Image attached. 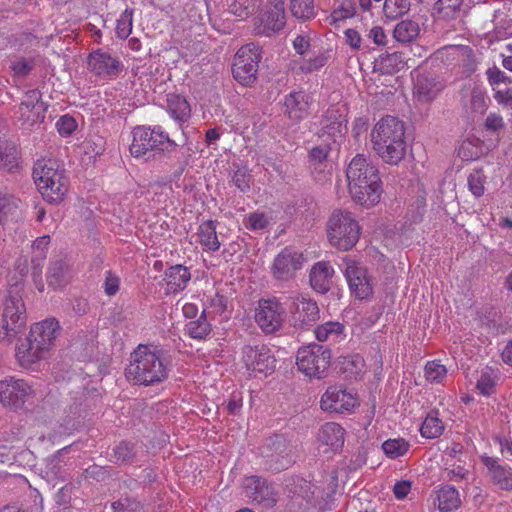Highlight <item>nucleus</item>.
I'll return each mask as SVG.
<instances>
[{
    "label": "nucleus",
    "mask_w": 512,
    "mask_h": 512,
    "mask_svg": "<svg viewBox=\"0 0 512 512\" xmlns=\"http://www.w3.org/2000/svg\"><path fill=\"white\" fill-rule=\"evenodd\" d=\"M245 496L257 503H263L267 507L276 503L273 488L258 476L246 477L243 481Z\"/></svg>",
    "instance_id": "b1692460"
},
{
    "label": "nucleus",
    "mask_w": 512,
    "mask_h": 512,
    "mask_svg": "<svg viewBox=\"0 0 512 512\" xmlns=\"http://www.w3.org/2000/svg\"><path fill=\"white\" fill-rule=\"evenodd\" d=\"M15 356L22 368L33 369L35 364L49 356V352L37 343L30 342L29 338L26 337L25 341L17 345Z\"/></svg>",
    "instance_id": "bb28decb"
},
{
    "label": "nucleus",
    "mask_w": 512,
    "mask_h": 512,
    "mask_svg": "<svg viewBox=\"0 0 512 512\" xmlns=\"http://www.w3.org/2000/svg\"><path fill=\"white\" fill-rule=\"evenodd\" d=\"M458 156L463 161H474L483 155V145L478 139H466L458 148Z\"/></svg>",
    "instance_id": "a19ab883"
},
{
    "label": "nucleus",
    "mask_w": 512,
    "mask_h": 512,
    "mask_svg": "<svg viewBox=\"0 0 512 512\" xmlns=\"http://www.w3.org/2000/svg\"><path fill=\"white\" fill-rule=\"evenodd\" d=\"M348 192L354 202L364 207H373L380 202L383 193L378 168L368 159L357 154L346 170Z\"/></svg>",
    "instance_id": "f257e3e1"
},
{
    "label": "nucleus",
    "mask_w": 512,
    "mask_h": 512,
    "mask_svg": "<svg viewBox=\"0 0 512 512\" xmlns=\"http://www.w3.org/2000/svg\"><path fill=\"white\" fill-rule=\"evenodd\" d=\"M311 40V33L303 32L295 37V39L292 41V46L296 53L299 55H304L308 52L311 46Z\"/></svg>",
    "instance_id": "0e129e2a"
},
{
    "label": "nucleus",
    "mask_w": 512,
    "mask_h": 512,
    "mask_svg": "<svg viewBox=\"0 0 512 512\" xmlns=\"http://www.w3.org/2000/svg\"><path fill=\"white\" fill-rule=\"evenodd\" d=\"M331 351L319 344L300 347L296 354L298 370L309 379H323L331 365Z\"/></svg>",
    "instance_id": "6e6552de"
},
{
    "label": "nucleus",
    "mask_w": 512,
    "mask_h": 512,
    "mask_svg": "<svg viewBox=\"0 0 512 512\" xmlns=\"http://www.w3.org/2000/svg\"><path fill=\"white\" fill-rule=\"evenodd\" d=\"M120 280L111 271L106 272L104 291L108 296L115 295L119 290Z\"/></svg>",
    "instance_id": "338daca9"
},
{
    "label": "nucleus",
    "mask_w": 512,
    "mask_h": 512,
    "mask_svg": "<svg viewBox=\"0 0 512 512\" xmlns=\"http://www.w3.org/2000/svg\"><path fill=\"white\" fill-rule=\"evenodd\" d=\"M420 34V26L416 21L406 19L402 20L394 28L393 35L396 41L401 43H410Z\"/></svg>",
    "instance_id": "4c0bfd02"
},
{
    "label": "nucleus",
    "mask_w": 512,
    "mask_h": 512,
    "mask_svg": "<svg viewBox=\"0 0 512 512\" xmlns=\"http://www.w3.org/2000/svg\"><path fill=\"white\" fill-rule=\"evenodd\" d=\"M18 151L7 142L0 141V168L12 171L18 166Z\"/></svg>",
    "instance_id": "79ce46f5"
},
{
    "label": "nucleus",
    "mask_w": 512,
    "mask_h": 512,
    "mask_svg": "<svg viewBox=\"0 0 512 512\" xmlns=\"http://www.w3.org/2000/svg\"><path fill=\"white\" fill-rule=\"evenodd\" d=\"M409 9L407 0H385L383 5V12L387 18L395 19Z\"/></svg>",
    "instance_id": "5fc2aeb1"
},
{
    "label": "nucleus",
    "mask_w": 512,
    "mask_h": 512,
    "mask_svg": "<svg viewBox=\"0 0 512 512\" xmlns=\"http://www.w3.org/2000/svg\"><path fill=\"white\" fill-rule=\"evenodd\" d=\"M487 468L490 482L502 491L512 490V468L502 465L496 458L490 456L481 457Z\"/></svg>",
    "instance_id": "a878e982"
},
{
    "label": "nucleus",
    "mask_w": 512,
    "mask_h": 512,
    "mask_svg": "<svg viewBox=\"0 0 512 512\" xmlns=\"http://www.w3.org/2000/svg\"><path fill=\"white\" fill-rule=\"evenodd\" d=\"M186 334L193 339L204 340L211 333V324L207 321L205 311L195 319L189 321L185 326Z\"/></svg>",
    "instance_id": "ea45409f"
},
{
    "label": "nucleus",
    "mask_w": 512,
    "mask_h": 512,
    "mask_svg": "<svg viewBox=\"0 0 512 512\" xmlns=\"http://www.w3.org/2000/svg\"><path fill=\"white\" fill-rule=\"evenodd\" d=\"M347 109L344 104L330 106L321 120L320 137L327 136L337 142L347 132Z\"/></svg>",
    "instance_id": "dca6fc26"
},
{
    "label": "nucleus",
    "mask_w": 512,
    "mask_h": 512,
    "mask_svg": "<svg viewBox=\"0 0 512 512\" xmlns=\"http://www.w3.org/2000/svg\"><path fill=\"white\" fill-rule=\"evenodd\" d=\"M463 0H438L434 10L440 19L449 20L459 13Z\"/></svg>",
    "instance_id": "a18cd8bd"
},
{
    "label": "nucleus",
    "mask_w": 512,
    "mask_h": 512,
    "mask_svg": "<svg viewBox=\"0 0 512 512\" xmlns=\"http://www.w3.org/2000/svg\"><path fill=\"white\" fill-rule=\"evenodd\" d=\"M290 11L295 18L304 21L310 20L316 15L313 0H291Z\"/></svg>",
    "instance_id": "c03bdc74"
},
{
    "label": "nucleus",
    "mask_w": 512,
    "mask_h": 512,
    "mask_svg": "<svg viewBox=\"0 0 512 512\" xmlns=\"http://www.w3.org/2000/svg\"><path fill=\"white\" fill-rule=\"evenodd\" d=\"M344 262L346 265L345 277L351 292L358 299L369 298L373 293V284L366 269L350 258H345Z\"/></svg>",
    "instance_id": "a211bd4d"
},
{
    "label": "nucleus",
    "mask_w": 512,
    "mask_h": 512,
    "mask_svg": "<svg viewBox=\"0 0 512 512\" xmlns=\"http://www.w3.org/2000/svg\"><path fill=\"white\" fill-rule=\"evenodd\" d=\"M258 0H226L229 11L239 18L248 17Z\"/></svg>",
    "instance_id": "09e8293b"
},
{
    "label": "nucleus",
    "mask_w": 512,
    "mask_h": 512,
    "mask_svg": "<svg viewBox=\"0 0 512 512\" xmlns=\"http://www.w3.org/2000/svg\"><path fill=\"white\" fill-rule=\"evenodd\" d=\"M47 106L42 101V94L38 89L26 92L24 99L19 106L20 119L23 124L33 126L44 121Z\"/></svg>",
    "instance_id": "6ab92c4d"
},
{
    "label": "nucleus",
    "mask_w": 512,
    "mask_h": 512,
    "mask_svg": "<svg viewBox=\"0 0 512 512\" xmlns=\"http://www.w3.org/2000/svg\"><path fill=\"white\" fill-rule=\"evenodd\" d=\"M345 327L338 321H328L319 326L314 330L316 339L319 342L325 341H340L344 338Z\"/></svg>",
    "instance_id": "c9c22d12"
},
{
    "label": "nucleus",
    "mask_w": 512,
    "mask_h": 512,
    "mask_svg": "<svg viewBox=\"0 0 512 512\" xmlns=\"http://www.w3.org/2000/svg\"><path fill=\"white\" fill-rule=\"evenodd\" d=\"M358 405L357 394L342 385L329 386L320 398L321 410L329 413H351Z\"/></svg>",
    "instance_id": "ddd939ff"
},
{
    "label": "nucleus",
    "mask_w": 512,
    "mask_h": 512,
    "mask_svg": "<svg viewBox=\"0 0 512 512\" xmlns=\"http://www.w3.org/2000/svg\"><path fill=\"white\" fill-rule=\"evenodd\" d=\"M498 381V372L491 367H484L476 382L477 391L483 396H490L495 392Z\"/></svg>",
    "instance_id": "58836bf2"
},
{
    "label": "nucleus",
    "mask_w": 512,
    "mask_h": 512,
    "mask_svg": "<svg viewBox=\"0 0 512 512\" xmlns=\"http://www.w3.org/2000/svg\"><path fill=\"white\" fill-rule=\"evenodd\" d=\"M504 126L503 118L500 114L490 113L485 120V127L488 130L498 131Z\"/></svg>",
    "instance_id": "774afa93"
},
{
    "label": "nucleus",
    "mask_w": 512,
    "mask_h": 512,
    "mask_svg": "<svg viewBox=\"0 0 512 512\" xmlns=\"http://www.w3.org/2000/svg\"><path fill=\"white\" fill-rule=\"evenodd\" d=\"M87 64L93 74L104 78L117 76L122 67L117 58L102 49L92 51L87 58Z\"/></svg>",
    "instance_id": "4be33fe9"
},
{
    "label": "nucleus",
    "mask_w": 512,
    "mask_h": 512,
    "mask_svg": "<svg viewBox=\"0 0 512 512\" xmlns=\"http://www.w3.org/2000/svg\"><path fill=\"white\" fill-rule=\"evenodd\" d=\"M71 271L65 261H52L47 273L48 285L54 289L65 287L71 280Z\"/></svg>",
    "instance_id": "473e14b6"
},
{
    "label": "nucleus",
    "mask_w": 512,
    "mask_h": 512,
    "mask_svg": "<svg viewBox=\"0 0 512 512\" xmlns=\"http://www.w3.org/2000/svg\"><path fill=\"white\" fill-rule=\"evenodd\" d=\"M269 222V217L261 211L249 213L243 220L245 228L252 231L265 229L269 225Z\"/></svg>",
    "instance_id": "603ef678"
},
{
    "label": "nucleus",
    "mask_w": 512,
    "mask_h": 512,
    "mask_svg": "<svg viewBox=\"0 0 512 512\" xmlns=\"http://www.w3.org/2000/svg\"><path fill=\"white\" fill-rule=\"evenodd\" d=\"M405 134V124L399 118L382 117L371 130L372 149L384 163L398 165L406 155Z\"/></svg>",
    "instance_id": "f03ea898"
},
{
    "label": "nucleus",
    "mask_w": 512,
    "mask_h": 512,
    "mask_svg": "<svg viewBox=\"0 0 512 512\" xmlns=\"http://www.w3.org/2000/svg\"><path fill=\"white\" fill-rule=\"evenodd\" d=\"M39 390L25 379L9 377L0 381V402L14 409L22 408L38 398Z\"/></svg>",
    "instance_id": "1a4fd4ad"
},
{
    "label": "nucleus",
    "mask_w": 512,
    "mask_h": 512,
    "mask_svg": "<svg viewBox=\"0 0 512 512\" xmlns=\"http://www.w3.org/2000/svg\"><path fill=\"white\" fill-rule=\"evenodd\" d=\"M33 178L43 199L51 204L62 202L68 193L69 178L57 160H38L33 168Z\"/></svg>",
    "instance_id": "20e7f679"
},
{
    "label": "nucleus",
    "mask_w": 512,
    "mask_h": 512,
    "mask_svg": "<svg viewBox=\"0 0 512 512\" xmlns=\"http://www.w3.org/2000/svg\"><path fill=\"white\" fill-rule=\"evenodd\" d=\"M306 262V257L300 250L288 246L283 248L273 259L270 272L278 281H290L296 277Z\"/></svg>",
    "instance_id": "f8f14e48"
},
{
    "label": "nucleus",
    "mask_w": 512,
    "mask_h": 512,
    "mask_svg": "<svg viewBox=\"0 0 512 512\" xmlns=\"http://www.w3.org/2000/svg\"><path fill=\"white\" fill-rule=\"evenodd\" d=\"M329 243L340 251L351 250L359 241L361 227L354 214L348 210H334L326 226Z\"/></svg>",
    "instance_id": "39448f33"
},
{
    "label": "nucleus",
    "mask_w": 512,
    "mask_h": 512,
    "mask_svg": "<svg viewBox=\"0 0 512 512\" xmlns=\"http://www.w3.org/2000/svg\"><path fill=\"white\" fill-rule=\"evenodd\" d=\"M26 323V306L22 296L10 292L0 311V341L11 343L25 329Z\"/></svg>",
    "instance_id": "0eeeda50"
},
{
    "label": "nucleus",
    "mask_w": 512,
    "mask_h": 512,
    "mask_svg": "<svg viewBox=\"0 0 512 512\" xmlns=\"http://www.w3.org/2000/svg\"><path fill=\"white\" fill-rule=\"evenodd\" d=\"M191 279L188 268L181 265H173L166 269L163 281L165 282V293L176 294L183 291Z\"/></svg>",
    "instance_id": "c85d7f7f"
},
{
    "label": "nucleus",
    "mask_w": 512,
    "mask_h": 512,
    "mask_svg": "<svg viewBox=\"0 0 512 512\" xmlns=\"http://www.w3.org/2000/svg\"><path fill=\"white\" fill-rule=\"evenodd\" d=\"M34 68L33 59L19 58L11 64L15 76L26 77Z\"/></svg>",
    "instance_id": "680f3d73"
},
{
    "label": "nucleus",
    "mask_w": 512,
    "mask_h": 512,
    "mask_svg": "<svg viewBox=\"0 0 512 512\" xmlns=\"http://www.w3.org/2000/svg\"><path fill=\"white\" fill-rule=\"evenodd\" d=\"M409 448V442L403 438L388 439L382 444L384 453L392 459L405 455Z\"/></svg>",
    "instance_id": "49530a36"
},
{
    "label": "nucleus",
    "mask_w": 512,
    "mask_h": 512,
    "mask_svg": "<svg viewBox=\"0 0 512 512\" xmlns=\"http://www.w3.org/2000/svg\"><path fill=\"white\" fill-rule=\"evenodd\" d=\"M232 181L234 185L242 192L249 190L251 182V175L249 170L245 167L236 169L233 174Z\"/></svg>",
    "instance_id": "052dcab7"
},
{
    "label": "nucleus",
    "mask_w": 512,
    "mask_h": 512,
    "mask_svg": "<svg viewBox=\"0 0 512 512\" xmlns=\"http://www.w3.org/2000/svg\"><path fill=\"white\" fill-rule=\"evenodd\" d=\"M487 81L492 89L499 87L501 84H511L512 78L507 76L497 66H493L486 71Z\"/></svg>",
    "instance_id": "4d7b16f0"
},
{
    "label": "nucleus",
    "mask_w": 512,
    "mask_h": 512,
    "mask_svg": "<svg viewBox=\"0 0 512 512\" xmlns=\"http://www.w3.org/2000/svg\"><path fill=\"white\" fill-rule=\"evenodd\" d=\"M356 13L354 0H342L339 6L327 18L330 25L336 26L339 22L352 18Z\"/></svg>",
    "instance_id": "37998d69"
},
{
    "label": "nucleus",
    "mask_w": 512,
    "mask_h": 512,
    "mask_svg": "<svg viewBox=\"0 0 512 512\" xmlns=\"http://www.w3.org/2000/svg\"><path fill=\"white\" fill-rule=\"evenodd\" d=\"M334 273V268L330 262L319 261L315 263L309 273L311 288L317 293H327L331 288Z\"/></svg>",
    "instance_id": "cd10ccee"
},
{
    "label": "nucleus",
    "mask_w": 512,
    "mask_h": 512,
    "mask_svg": "<svg viewBox=\"0 0 512 512\" xmlns=\"http://www.w3.org/2000/svg\"><path fill=\"white\" fill-rule=\"evenodd\" d=\"M290 313L294 327L299 328L310 326L320 318V309L317 302L302 294L292 298Z\"/></svg>",
    "instance_id": "f3484780"
},
{
    "label": "nucleus",
    "mask_w": 512,
    "mask_h": 512,
    "mask_svg": "<svg viewBox=\"0 0 512 512\" xmlns=\"http://www.w3.org/2000/svg\"><path fill=\"white\" fill-rule=\"evenodd\" d=\"M487 95L480 85H474L470 91V109L473 112L483 114L487 109Z\"/></svg>",
    "instance_id": "8fccbe9b"
},
{
    "label": "nucleus",
    "mask_w": 512,
    "mask_h": 512,
    "mask_svg": "<svg viewBox=\"0 0 512 512\" xmlns=\"http://www.w3.org/2000/svg\"><path fill=\"white\" fill-rule=\"evenodd\" d=\"M447 375V369L439 361H429L425 365V378L431 383H441Z\"/></svg>",
    "instance_id": "864d4df0"
},
{
    "label": "nucleus",
    "mask_w": 512,
    "mask_h": 512,
    "mask_svg": "<svg viewBox=\"0 0 512 512\" xmlns=\"http://www.w3.org/2000/svg\"><path fill=\"white\" fill-rule=\"evenodd\" d=\"M345 429L336 422H326L318 430L317 442L323 453H337L345 442Z\"/></svg>",
    "instance_id": "aec40b11"
},
{
    "label": "nucleus",
    "mask_w": 512,
    "mask_h": 512,
    "mask_svg": "<svg viewBox=\"0 0 512 512\" xmlns=\"http://www.w3.org/2000/svg\"><path fill=\"white\" fill-rule=\"evenodd\" d=\"M133 28V10L125 9L117 19L116 35L120 39H126L132 32Z\"/></svg>",
    "instance_id": "3c124183"
},
{
    "label": "nucleus",
    "mask_w": 512,
    "mask_h": 512,
    "mask_svg": "<svg viewBox=\"0 0 512 512\" xmlns=\"http://www.w3.org/2000/svg\"><path fill=\"white\" fill-rule=\"evenodd\" d=\"M55 126L61 136L68 137L77 129V122L72 116L63 115L57 120Z\"/></svg>",
    "instance_id": "bf43d9fd"
},
{
    "label": "nucleus",
    "mask_w": 512,
    "mask_h": 512,
    "mask_svg": "<svg viewBox=\"0 0 512 512\" xmlns=\"http://www.w3.org/2000/svg\"><path fill=\"white\" fill-rule=\"evenodd\" d=\"M286 24L284 2L276 0L255 21L254 31L257 35L273 36Z\"/></svg>",
    "instance_id": "2eb2a0df"
},
{
    "label": "nucleus",
    "mask_w": 512,
    "mask_h": 512,
    "mask_svg": "<svg viewBox=\"0 0 512 512\" xmlns=\"http://www.w3.org/2000/svg\"><path fill=\"white\" fill-rule=\"evenodd\" d=\"M20 203L14 195L0 190V224L4 225L21 217Z\"/></svg>",
    "instance_id": "7c9ffc66"
},
{
    "label": "nucleus",
    "mask_w": 512,
    "mask_h": 512,
    "mask_svg": "<svg viewBox=\"0 0 512 512\" xmlns=\"http://www.w3.org/2000/svg\"><path fill=\"white\" fill-rule=\"evenodd\" d=\"M240 360L250 374L264 377L275 371L277 362L272 350L264 343L244 345Z\"/></svg>",
    "instance_id": "9b49d317"
},
{
    "label": "nucleus",
    "mask_w": 512,
    "mask_h": 512,
    "mask_svg": "<svg viewBox=\"0 0 512 512\" xmlns=\"http://www.w3.org/2000/svg\"><path fill=\"white\" fill-rule=\"evenodd\" d=\"M444 430L445 425L439 417V411L432 410L425 417L420 428V434L423 438L435 439L440 437Z\"/></svg>",
    "instance_id": "e433bc0d"
},
{
    "label": "nucleus",
    "mask_w": 512,
    "mask_h": 512,
    "mask_svg": "<svg viewBox=\"0 0 512 512\" xmlns=\"http://www.w3.org/2000/svg\"><path fill=\"white\" fill-rule=\"evenodd\" d=\"M285 315V309L278 300L262 299L255 310V321L265 334H272L281 329Z\"/></svg>",
    "instance_id": "4468645a"
},
{
    "label": "nucleus",
    "mask_w": 512,
    "mask_h": 512,
    "mask_svg": "<svg viewBox=\"0 0 512 512\" xmlns=\"http://www.w3.org/2000/svg\"><path fill=\"white\" fill-rule=\"evenodd\" d=\"M492 90L494 99L499 105L512 109V88L506 87L501 89L497 87Z\"/></svg>",
    "instance_id": "69168bd1"
},
{
    "label": "nucleus",
    "mask_w": 512,
    "mask_h": 512,
    "mask_svg": "<svg viewBox=\"0 0 512 512\" xmlns=\"http://www.w3.org/2000/svg\"><path fill=\"white\" fill-rule=\"evenodd\" d=\"M437 507L440 512H452L461 506L458 490L450 485H444L436 491Z\"/></svg>",
    "instance_id": "72a5a7b5"
},
{
    "label": "nucleus",
    "mask_w": 512,
    "mask_h": 512,
    "mask_svg": "<svg viewBox=\"0 0 512 512\" xmlns=\"http://www.w3.org/2000/svg\"><path fill=\"white\" fill-rule=\"evenodd\" d=\"M131 135L129 151L135 158L143 157L151 151L172 152L177 147L176 142L159 125L153 128L145 125L136 126Z\"/></svg>",
    "instance_id": "423d86ee"
},
{
    "label": "nucleus",
    "mask_w": 512,
    "mask_h": 512,
    "mask_svg": "<svg viewBox=\"0 0 512 512\" xmlns=\"http://www.w3.org/2000/svg\"><path fill=\"white\" fill-rule=\"evenodd\" d=\"M312 97L304 90L291 91L283 100L284 113L292 121L299 122L310 114Z\"/></svg>",
    "instance_id": "412c9836"
},
{
    "label": "nucleus",
    "mask_w": 512,
    "mask_h": 512,
    "mask_svg": "<svg viewBox=\"0 0 512 512\" xmlns=\"http://www.w3.org/2000/svg\"><path fill=\"white\" fill-rule=\"evenodd\" d=\"M142 508L140 502L128 498L112 503L114 512H141Z\"/></svg>",
    "instance_id": "e2e57ef3"
},
{
    "label": "nucleus",
    "mask_w": 512,
    "mask_h": 512,
    "mask_svg": "<svg viewBox=\"0 0 512 512\" xmlns=\"http://www.w3.org/2000/svg\"><path fill=\"white\" fill-rule=\"evenodd\" d=\"M331 147L328 143H323L313 147L309 152V162L315 169L317 165H324Z\"/></svg>",
    "instance_id": "6e6d98bb"
},
{
    "label": "nucleus",
    "mask_w": 512,
    "mask_h": 512,
    "mask_svg": "<svg viewBox=\"0 0 512 512\" xmlns=\"http://www.w3.org/2000/svg\"><path fill=\"white\" fill-rule=\"evenodd\" d=\"M261 60V48L254 44H246L236 52L232 67L235 80L244 86H251L257 79L258 66Z\"/></svg>",
    "instance_id": "9d476101"
},
{
    "label": "nucleus",
    "mask_w": 512,
    "mask_h": 512,
    "mask_svg": "<svg viewBox=\"0 0 512 512\" xmlns=\"http://www.w3.org/2000/svg\"><path fill=\"white\" fill-rule=\"evenodd\" d=\"M485 184L486 176L482 169L474 170L468 175V189L475 198H480L481 196L484 195Z\"/></svg>",
    "instance_id": "de8ad7c7"
},
{
    "label": "nucleus",
    "mask_w": 512,
    "mask_h": 512,
    "mask_svg": "<svg viewBox=\"0 0 512 512\" xmlns=\"http://www.w3.org/2000/svg\"><path fill=\"white\" fill-rule=\"evenodd\" d=\"M197 237L203 250L208 252H215L219 250L221 243L216 232L215 221L206 220L202 222L198 226Z\"/></svg>",
    "instance_id": "2f4dec72"
},
{
    "label": "nucleus",
    "mask_w": 512,
    "mask_h": 512,
    "mask_svg": "<svg viewBox=\"0 0 512 512\" xmlns=\"http://www.w3.org/2000/svg\"><path fill=\"white\" fill-rule=\"evenodd\" d=\"M328 62V56L324 53H320L309 59L305 60L300 65V70L303 73H313L323 68Z\"/></svg>",
    "instance_id": "13d9d810"
},
{
    "label": "nucleus",
    "mask_w": 512,
    "mask_h": 512,
    "mask_svg": "<svg viewBox=\"0 0 512 512\" xmlns=\"http://www.w3.org/2000/svg\"><path fill=\"white\" fill-rule=\"evenodd\" d=\"M50 244V236L44 235L36 238L31 246V264H32V279L39 292L44 291V282L42 280V267L47 257V252Z\"/></svg>",
    "instance_id": "393cba45"
},
{
    "label": "nucleus",
    "mask_w": 512,
    "mask_h": 512,
    "mask_svg": "<svg viewBox=\"0 0 512 512\" xmlns=\"http://www.w3.org/2000/svg\"><path fill=\"white\" fill-rule=\"evenodd\" d=\"M169 364L160 349L140 344L131 353L126 375L136 384H158L168 377Z\"/></svg>",
    "instance_id": "7ed1b4c3"
},
{
    "label": "nucleus",
    "mask_w": 512,
    "mask_h": 512,
    "mask_svg": "<svg viewBox=\"0 0 512 512\" xmlns=\"http://www.w3.org/2000/svg\"><path fill=\"white\" fill-rule=\"evenodd\" d=\"M59 329V322L55 318H49L33 324L27 337L30 342L37 343L50 353Z\"/></svg>",
    "instance_id": "5701e85b"
},
{
    "label": "nucleus",
    "mask_w": 512,
    "mask_h": 512,
    "mask_svg": "<svg viewBox=\"0 0 512 512\" xmlns=\"http://www.w3.org/2000/svg\"><path fill=\"white\" fill-rule=\"evenodd\" d=\"M167 112L173 119L185 122L190 117L191 108L185 97L179 94H169Z\"/></svg>",
    "instance_id": "f704fd0d"
},
{
    "label": "nucleus",
    "mask_w": 512,
    "mask_h": 512,
    "mask_svg": "<svg viewBox=\"0 0 512 512\" xmlns=\"http://www.w3.org/2000/svg\"><path fill=\"white\" fill-rule=\"evenodd\" d=\"M81 423V409L77 404H72L57 412L56 425L59 434H71L78 429Z\"/></svg>",
    "instance_id": "c756f323"
}]
</instances>
